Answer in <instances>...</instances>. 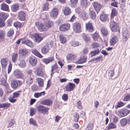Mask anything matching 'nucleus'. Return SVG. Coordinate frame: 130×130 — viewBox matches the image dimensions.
Segmentation results:
<instances>
[{
    "mask_svg": "<svg viewBox=\"0 0 130 130\" xmlns=\"http://www.w3.org/2000/svg\"><path fill=\"white\" fill-rule=\"evenodd\" d=\"M8 15V14L7 13H0V28L5 26V23L4 22L7 19Z\"/></svg>",
    "mask_w": 130,
    "mask_h": 130,
    "instance_id": "obj_1",
    "label": "nucleus"
},
{
    "mask_svg": "<svg viewBox=\"0 0 130 130\" xmlns=\"http://www.w3.org/2000/svg\"><path fill=\"white\" fill-rule=\"evenodd\" d=\"M110 26L111 30L112 32L118 31V32H119V24L118 23L112 21L111 22Z\"/></svg>",
    "mask_w": 130,
    "mask_h": 130,
    "instance_id": "obj_2",
    "label": "nucleus"
},
{
    "mask_svg": "<svg viewBox=\"0 0 130 130\" xmlns=\"http://www.w3.org/2000/svg\"><path fill=\"white\" fill-rule=\"evenodd\" d=\"M118 112L119 116L121 118L125 117L130 112V110L127 108H124L119 110Z\"/></svg>",
    "mask_w": 130,
    "mask_h": 130,
    "instance_id": "obj_3",
    "label": "nucleus"
},
{
    "mask_svg": "<svg viewBox=\"0 0 130 130\" xmlns=\"http://www.w3.org/2000/svg\"><path fill=\"white\" fill-rule=\"evenodd\" d=\"M22 84V82L20 80H14L11 81V86L13 89H15L18 87H20Z\"/></svg>",
    "mask_w": 130,
    "mask_h": 130,
    "instance_id": "obj_4",
    "label": "nucleus"
},
{
    "mask_svg": "<svg viewBox=\"0 0 130 130\" xmlns=\"http://www.w3.org/2000/svg\"><path fill=\"white\" fill-rule=\"evenodd\" d=\"M52 45L50 44H47L46 45H45L41 48V51L43 54H46L48 52L51 48L52 47Z\"/></svg>",
    "mask_w": 130,
    "mask_h": 130,
    "instance_id": "obj_5",
    "label": "nucleus"
},
{
    "mask_svg": "<svg viewBox=\"0 0 130 130\" xmlns=\"http://www.w3.org/2000/svg\"><path fill=\"white\" fill-rule=\"evenodd\" d=\"M73 29L74 31L76 33H79L81 31V26L78 23H74L73 26Z\"/></svg>",
    "mask_w": 130,
    "mask_h": 130,
    "instance_id": "obj_6",
    "label": "nucleus"
},
{
    "mask_svg": "<svg viewBox=\"0 0 130 130\" xmlns=\"http://www.w3.org/2000/svg\"><path fill=\"white\" fill-rule=\"evenodd\" d=\"M36 26L38 29L41 32L45 31L47 30L44 23H39L36 24Z\"/></svg>",
    "mask_w": 130,
    "mask_h": 130,
    "instance_id": "obj_7",
    "label": "nucleus"
},
{
    "mask_svg": "<svg viewBox=\"0 0 130 130\" xmlns=\"http://www.w3.org/2000/svg\"><path fill=\"white\" fill-rule=\"evenodd\" d=\"M13 74L14 76L17 78H22L23 77V74L21 71L18 69L14 70Z\"/></svg>",
    "mask_w": 130,
    "mask_h": 130,
    "instance_id": "obj_8",
    "label": "nucleus"
},
{
    "mask_svg": "<svg viewBox=\"0 0 130 130\" xmlns=\"http://www.w3.org/2000/svg\"><path fill=\"white\" fill-rule=\"evenodd\" d=\"M49 109V108L48 107L40 105H38L37 107L38 110L41 113H45L47 112Z\"/></svg>",
    "mask_w": 130,
    "mask_h": 130,
    "instance_id": "obj_9",
    "label": "nucleus"
},
{
    "mask_svg": "<svg viewBox=\"0 0 130 130\" xmlns=\"http://www.w3.org/2000/svg\"><path fill=\"white\" fill-rule=\"evenodd\" d=\"M70 27L69 24H64L60 26L59 29L60 31H64L68 30Z\"/></svg>",
    "mask_w": 130,
    "mask_h": 130,
    "instance_id": "obj_10",
    "label": "nucleus"
},
{
    "mask_svg": "<svg viewBox=\"0 0 130 130\" xmlns=\"http://www.w3.org/2000/svg\"><path fill=\"white\" fill-rule=\"evenodd\" d=\"M58 14L57 9L54 8L52 9L50 13V15L51 17L53 19L56 18Z\"/></svg>",
    "mask_w": 130,
    "mask_h": 130,
    "instance_id": "obj_11",
    "label": "nucleus"
},
{
    "mask_svg": "<svg viewBox=\"0 0 130 130\" xmlns=\"http://www.w3.org/2000/svg\"><path fill=\"white\" fill-rule=\"evenodd\" d=\"M76 56L71 54H68L66 56V59L67 61L70 62L74 60Z\"/></svg>",
    "mask_w": 130,
    "mask_h": 130,
    "instance_id": "obj_12",
    "label": "nucleus"
},
{
    "mask_svg": "<svg viewBox=\"0 0 130 130\" xmlns=\"http://www.w3.org/2000/svg\"><path fill=\"white\" fill-rule=\"evenodd\" d=\"M54 60V58L53 56H51L42 59L43 62L46 64L50 63Z\"/></svg>",
    "mask_w": 130,
    "mask_h": 130,
    "instance_id": "obj_13",
    "label": "nucleus"
},
{
    "mask_svg": "<svg viewBox=\"0 0 130 130\" xmlns=\"http://www.w3.org/2000/svg\"><path fill=\"white\" fill-rule=\"evenodd\" d=\"M26 16V13L23 11H20L18 13V17L22 21L25 20Z\"/></svg>",
    "mask_w": 130,
    "mask_h": 130,
    "instance_id": "obj_14",
    "label": "nucleus"
},
{
    "mask_svg": "<svg viewBox=\"0 0 130 130\" xmlns=\"http://www.w3.org/2000/svg\"><path fill=\"white\" fill-rule=\"evenodd\" d=\"M75 85L74 84L69 82L68 85L66 87V91H70L72 90L74 88Z\"/></svg>",
    "mask_w": 130,
    "mask_h": 130,
    "instance_id": "obj_15",
    "label": "nucleus"
},
{
    "mask_svg": "<svg viewBox=\"0 0 130 130\" xmlns=\"http://www.w3.org/2000/svg\"><path fill=\"white\" fill-rule=\"evenodd\" d=\"M86 28L87 30L90 32H92L94 30L92 24L89 22L86 24Z\"/></svg>",
    "mask_w": 130,
    "mask_h": 130,
    "instance_id": "obj_16",
    "label": "nucleus"
},
{
    "mask_svg": "<svg viewBox=\"0 0 130 130\" xmlns=\"http://www.w3.org/2000/svg\"><path fill=\"white\" fill-rule=\"evenodd\" d=\"M8 59L7 58H4L2 59L1 62L2 68H5L8 64Z\"/></svg>",
    "mask_w": 130,
    "mask_h": 130,
    "instance_id": "obj_17",
    "label": "nucleus"
},
{
    "mask_svg": "<svg viewBox=\"0 0 130 130\" xmlns=\"http://www.w3.org/2000/svg\"><path fill=\"white\" fill-rule=\"evenodd\" d=\"M47 30L48 28L52 27L53 25V22L51 21L47 20L46 21L44 22Z\"/></svg>",
    "mask_w": 130,
    "mask_h": 130,
    "instance_id": "obj_18",
    "label": "nucleus"
},
{
    "mask_svg": "<svg viewBox=\"0 0 130 130\" xmlns=\"http://www.w3.org/2000/svg\"><path fill=\"white\" fill-rule=\"evenodd\" d=\"M52 103V101L50 99H45L42 100L41 102L42 104L48 106H50Z\"/></svg>",
    "mask_w": 130,
    "mask_h": 130,
    "instance_id": "obj_19",
    "label": "nucleus"
},
{
    "mask_svg": "<svg viewBox=\"0 0 130 130\" xmlns=\"http://www.w3.org/2000/svg\"><path fill=\"white\" fill-rule=\"evenodd\" d=\"M19 61L18 63V65L19 67L22 68L25 67L26 66V63L23 59H22L20 57L19 58Z\"/></svg>",
    "mask_w": 130,
    "mask_h": 130,
    "instance_id": "obj_20",
    "label": "nucleus"
},
{
    "mask_svg": "<svg viewBox=\"0 0 130 130\" xmlns=\"http://www.w3.org/2000/svg\"><path fill=\"white\" fill-rule=\"evenodd\" d=\"M87 58L86 56L85 55L81 56L77 61V63L78 64L83 63L86 61Z\"/></svg>",
    "mask_w": 130,
    "mask_h": 130,
    "instance_id": "obj_21",
    "label": "nucleus"
},
{
    "mask_svg": "<svg viewBox=\"0 0 130 130\" xmlns=\"http://www.w3.org/2000/svg\"><path fill=\"white\" fill-rule=\"evenodd\" d=\"M93 5L95 10L98 13L101 8V5L98 2H95L94 3Z\"/></svg>",
    "mask_w": 130,
    "mask_h": 130,
    "instance_id": "obj_22",
    "label": "nucleus"
},
{
    "mask_svg": "<svg viewBox=\"0 0 130 130\" xmlns=\"http://www.w3.org/2000/svg\"><path fill=\"white\" fill-rule=\"evenodd\" d=\"M22 43L26 44V45L32 47H33L32 42L29 40H23L22 42Z\"/></svg>",
    "mask_w": 130,
    "mask_h": 130,
    "instance_id": "obj_23",
    "label": "nucleus"
},
{
    "mask_svg": "<svg viewBox=\"0 0 130 130\" xmlns=\"http://www.w3.org/2000/svg\"><path fill=\"white\" fill-rule=\"evenodd\" d=\"M80 3L81 6L83 8H86L88 5L89 2L87 0H80Z\"/></svg>",
    "mask_w": 130,
    "mask_h": 130,
    "instance_id": "obj_24",
    "label": "nucleus"
},
{
    "mask_svg": "<svg viewBox=\"0 0 130 130\" xmlns=\"http://www.w3.org/2000/svg\"><path fill=\"white\" fill-rule=\"evenodd\" d=\"M29 61L30 64L33 66H35L37 64V60L34 57H31L29 59Z\"/></svg>",
    "mask_w": 130,
    "mask_h": 130,
    "instance_id": "obj_25",
    "label": "nucleus"
},
{
    "mask_svg": "<svg viewBox=\"0 0 130 130\" xmlns=\"http://www.w3.org/2000/svg\"><path fill=\"white\" fill-rule=\"evenodd\" d=\"M123 40L124 42H125L128 38L129 34L126 30L123 32Z\"/></svg>",
    "mask_w": 130,
    "mask_h": 130,
    "instance_id": "obj_26",
    "label": "nucleus"
},
{
    "mask_svg": "<svg viewBox=\"0 0 130 130\" xmlns=\"http://www.w3.org/2000/svg\"><path fill=\"white\" fill-rule=\"evenodd\" d=\"M32 52L36 56L40 58H42L43 56L36 49L34 48L32 50Z\"/></svg>",
    "mask_w": 130,
    "mask_h": 130,
    "instance_id": "obj_27",
    "label": "nucleus"
},
{
    "mask_svg": "<svg viewBox=\"0 0 130 130\" xmlns=\"http://www.w3.org/2000/svg\"><path fill=\"white\" fill-rule=\"evenodd\" d=\"M118 41V38L116 36L112 38L110 41V44L112 45H114Z\"/></svg>",
    "mask_w": 130,
    "mask_h": 130,
    "instance_id": "obj_28",
    "label": "nucleus"
},
{
    "mask_svg": "<svg viewBox=\"0 0 130 130\" xmlns=\"http://www.w3.org/2000/svg\"><path fill=\"white\" fill-rule=\"evenodd\" d=\"M65 15H67L71 13V10L68 7H65L62 10Z\"/></svg>",
    "mask_w": 130,
    "mask_h": 130,
    "instance_id": "obj_29",
    "label": "nucleus"
},
{
    "mask_svg": "<svg viewBox=\"0 0 130 130\" xmlns=\"http://www.w3.org/2000/svg\"><path fill=\"white\" fill-rule=\"evenodd\" d=\"M19 53L20 55L25 56L27 54L28 51L25 49H21L19 50Z\"/></svg>",
    "mask_w": 130,
    "mask_h": 130,
    "instance_id": "obj_30",
    "label": "nucleus"
},
{
    "mask_svg": "<svg viewBox=\"0 0 130 130\" xmlns=\"http://www.w3.org/2000/svg\"><path fill=\"white\" fill-rule=\"evenodd\" d=\"M89 14L90 18L93 19H94L96 17V14L94 11L90 10Z\"/></svg>",
    "mask_w": 130,
    "mask_h": 130,
    "instance_id": "obj_31",
    "label": "nucleus"
},
{
    "mask_svg": "<svg viewBox=\"0 0 130 130\" xmlns=\"http://www.w3.org/2000/svg\"><path fill=\"white\" fill-rule=\"evenodd\" d=\"M107 17L106 15L103 13L100 15V19L103 22H105L107 19Z\"/></svg>",
    "mask_w": 130,
    "mask_h": 130,
    "instance_id": "obj_32",
    "label": "nucleus"
},
{
    "mask_svg": "<svg viewBox=\"0 0 130 130\" xmlns=\"http://www.w3.org/2000/svg\"><path fill=\"white\" fill-rule=\"evenodd\" d=\"M1 9L3 10L8 11L9 10L8 6L6 4L3 3L1 4Z\"/></svg>",
    "mask_w": 130,
    "mask_h": 130,
    "instance_id": "obj_33",
    "label": "nucleus"
},
{
    "mask_svg": "<svg viewBox=\"0 0 130 130\" xmlns=\"http://www.w3.org/2000/svg\"><path fill=\"white\" fill-rule=\"evenodd\" d=\"M100 52L99 49L98 48L94 50L91 52L90 53L91 56L92 57L99 54Z\"/></svg>",
    "mask_w": 130,
    "mask_h": 130,
    "instance_id": "obj_34",
    "label": "nucleus"
},
{
    "mask_svg": "<svg viewBox=\"0 0 130 130\" xmlns=\"http://www.w3.org/2000/svg\"><path fill=\"white\" fill-rule=\"evenodd\" d=\"M59 38L60 42L62 43H64L66 42L67 39L62 34L59 35Z\"/></svg>",
    "mask_w": 130,
    "mask_h": 130,
    "instance_id": "obj_35",
    "label": "nucleus"
},
{
    "mask_svg": "<svg viewBox=\"0 0 130 130\" xmlns=\"http://www.w3.org/2000/svg\"><path fill=\"white\" fill-rule=\"evenodd\" d=\"M37 75L40 76H42L43 72L42 68L41 67H40L37 68Z\"/></svg>",
    "mask_w": 130,
    "mask_h": 130,
    "instance_id": "obj_36",
    "label": "nucleus"
},
{
    "mask_svg": "<svg viewBox=\"0 0 130 130\" xmlns=\"http://www.w3.org/2000/svg\"><path fill=\"white\" fill-rule=\"evenodd\" d=\"M34 37L36 42H40L42 40V38L40 37L39 35L38 34H34Z\"/></svg>",
    "mask_w": 130,
    "mask_h": 130,
    "instance_id": "obj_37",
    "label": "nucleus"
},
{
    "mask_svg": "<svg viewBox=\"0 0 130 130\" xmlns=\"http://www.w3.org/2000/svg\"><path fill=\"white\" fill-rule=\"evenodd\" d=\"M19 7L18 4L14 5L11 6V9L12 11L15 12L18 9Z\"/></svg>",
    "mask_w": 130,
    "mask_h": 130,
    "instance_id": "obj_38",
    "label": "nucleus"
},
{
    "mask_svg": "<svg viewBox=\"0 0 130 130\" xmlns=\"http://www.w3.org/2000/svg\"><path fill=\"white\" fill-rule=\"evenodd\" d=\"M33 76V75H32V76H29L26 81L27 84L28 85H30L33 82V78H34Z\"/></svg>",
    "mask_w": 130,
    "mask_h": 130,
    "instance_id": "obj_39",
    "label": "nucleus"
},
{
    "mask_svg": "<svg viewBox=\"0 0 130 130\" xmlns=\"http://www.w3.org/2000/svg\"><path fill=\"white\" fill-rule=\"evenodd\" d=\"M94 125L92 123H89L87 125L85 130H92L93 128Z\"/></svg>",
    "mask_w": 130,
    "mask_h": 130,
    "instance_id": "obj_40",
    "label": "nucleus"
},
{
    "mask_svg": "<svg viewBox=\"0 0 130 130\" xmlns=\"http://www.w3.org/2000/svg\"><path fill=\"white\" fill-rule=\"evenodd\" d=\"M5 32L3 30H0V41H1L4 39L5 37Z\"/></svg>",
    "mask_w": 130,
    "mask_h": 130,
    "instance_id": "obj_41",
    "label": "nucleus"
},
{
    "mask_svg": "<svg viewBox=\"0 0 130 130\" xmlns=\"http://www.w3.org/2000/svg\"><path fill=\"white\" fill-rule=\"evenodd\" d=\"M45 91H43L40 93L37 92L35 93L34 94V95L35 97L38 98L40 96L43 95H44L45 94Z\"/></svg>",
    "mask_w": 130,
    "mask_h": 130,
    "instance_id": "obj_42",
    "label": "nucleus"
},
{
    "mask_svg": "<svg viewBox=\"0 0 130 130\" xmlns=\"http://www.w3.org/2000/svg\"><path fill=\"white\" fill-rule=\"evenodd\" d=\"M58 68V66L57 64L56 63H55L54 65L52 66V73L51 74V75L53 74L54 73L53 72L54 71L57 70V69Z\"/></svg>",
    "mask_w": 130,
    "mask_h": 130,
    "instance_id": "obj_43",
    "label": "nucleus"
},
{
    "mask_svg": "<svg viewBox=\"0 0 130 130\" xmlns=\"http://www.w3.org/2000/svg\"><path fill=\"white\" fill-rule=\"evenodd\" d=\"M70 1L72 7L74 8L76 7L77 3L78 2V0H70Z\"/></svg>",
    "mask_w": 130,
    "mask_h": 130,
    "instance_id": "obj_44",
    "label": "nucleus"
},
{
    "mask_svg": "<svg viewBox=\"0 0 130 130\" xmlns=\"http://www.w3.org/2000/svg\"><path fill=\"white\" fill-rule=\"evenodd\" d=\"M15 122V121L13 119L9 120L8 122V124L7 125V127H9L12 126L14 124Z\"/></svg>",
    "mask_w": 130,
    "mask_h": 130,
    "instance_id": "obj_45",
    "label": "nucleus"
},
{
    "mask_svg": "<svg viewBox=\"0 0 130 130\" xmlns=\"http://www.w3.org/2000/svg\"><path fill=\"white\" fill-rule=\"evenodd\" d=\"M29 123L30 125H32L34 126H37V123L36 121L33 118L29 119Z\"/></svg>",
    "mask_w": 130,
    "mask_h": 130,
    "instance_id": "obj_46",
    "label": "nucleus"
},
{
    "mask_svg": "<svg viewBox=\"0 0 130 130\" xmlns=\"http://www.w3.org/2000/svg\"><path fill=\"white\" fill-rule=\"evenodd\" d=\"M10 104L8 103H4L0 104V107L1 108H6L9 107Z\"/></svg>",
    "mask_w": 130,
    "mask_h": 130,
    "instance_id": "obj_47",
    "label": "nucleus"
},
{
    "mask_svg": "<svg viewBox=\"0 0 130 130\" xmlns=\"http://www.w3.org/2000/svg\"><path fill=\"white\" fill-rule=\"evenodd\" d=\"M71 45H72L73 46H76L80 44V43H79V42L74 40H73L70 43Z\"/></svg>",
    "mask_w": 130,
    "mask_h": 130,
    "instance_id": "obj_48",
    "label": "nucleus"
},
{
    "mask_svg": "<svg viewBox=\"0 0 130 130\" xmlns=\"http://www.w3.org/2000/svg\"><path fill=\"white\" fill-rule=\"evenodd\" d=\"M14 33L13 29H10L8 31L7 35L8 37H10L13 35Z\"/></svg>",
    "mask_w": 130,
    "mask_h": 130,
    "instance_id": "obj_49",
    "label": "nucleus"
},
{
    "mask_svg": "<svg viewBox=\"0 0 130 130\" xmlns=\"http://www.w3.org/2000/svg\"><path fill=\"white\" fill-rule=\"evenodd\" d=\"M120 123L122 126H125L127 123L126 119L125 118L121 119L120 121Z\"/></svg>",
    "mask_w": 130,
    "mask_h": 130,
    "instance_id": "obj_50",
    "label": "nucleus"
},
{
    "mask_svg": "<svg viewBox=\"0 0 130 130\" xmlns=\"http://www.w3.org/2000/svg\"><path fill=\"white\" fill-rule=\"evenodd\" d=\"M116 128V125L113 123L111 122L108 125V129H113Z\"/></svg>",
    "mask_w": 130,
    "mask_h": 130,
    "instance_id": "obj_51",
    "label": "nucleus"
},
{
    "mask_svg": "<svg viewBox=\"0 0 130 130\" xmlns=\"http://www.w3.org/2000/svg\"><path fill=\"white\" fill-rule=\"evenodd\" d=\"M117 13V11L115 9V8H114L112 10L111 17L113 18L116 15Z\"/></svg>",
    "mask_w": 130,
    "mask_h": 130,
    "instance_id": "obj_52",
    "label": "nucleus"
},
{
    "mask_svg": "<svg viewBox=\"0 0 130 130\" xmlns=\"http://www.w3.org/2000/svg\"><path fill=\"white\" fill-rule=\"evenodd\" d=\"M82 17L84 20H86L88 18V15L87 13L85 11L83 12L82 14Z\"/></svg>",
    "mask_w": 130,
    "mask_h": 130,
    "instance_id": "obj_53",
    "label": "nucleus"
},
{
    "mask_svg": "<svg viewBox=\"0 0 130 130\" xmlns=\"http://www.w3.org/2000/svg\"><path fill=\"white\" fill-rule=\"evenodd\" d=\"M101 31L102 33L104 35H106L108 34V31L107 29L105 28H101Z\"/></svg>",
    "mask_w": 130,
    "mask_h": 130,
    "instance_id": "obj_54",
    "label": "nucleus"
},
{
    "mask_svg": "<svg viewBox=\"0 0 130 130\" xmlns=\"http://www.w3.org/2000/svg\"><path fill=\"white\" fill-rule=\"evenodd\" d=\"M74 121L75 122L78 121V119L79 118V116L78 113H76L74 115Z\"/></svg>",
    "mask_w": 130,
    "mask_h": 130,
    "instance_id": "obj_55",
    "label": "nucleus"
},
{
    "mask_svg": "<svg viewBox=\"0 0 130 130\" xmlns=\"http://www.w3.org/2000/svg\"><path fill=\"white\" fill-rule=\"evenodd\" d=\"M93 39L95 41H97L99 37V35L97 33L95 32L92 35Z\"/></svg>",
    "mask_w": 130,
    "mask_h": 130,
    "instance_id": "obj_56",
    "label": "nucleus"
},
{
    "mask_svg": "<svg viewBox=\"0 0 130 130\" xmlns=\"http://www.w3.org/2000/svg\"><path fill=\"white\" fill-rule=\"evenodd\" d=\"M83 36L86 41L87 42L89 41L90 39V38L88 35L85 34L83 33Z\"/></svg>",
    "mask_w": 130,
    "mask_h": 130,
    "instance_id": "obj_57",
    "label": "nucleus"
},
{
    "mask_svg": "<svg viewBox=\"0 0 130 130\" xmlns=\"http://www.w3.org/2000/svg\"><path fill=\"white\" fill-rule=\"evenodd\" d=\"M21 91H19L13 93V97L16 98L19 97L20 96V94L19 92H21Z\"/></svg>",
    "mask_w": 130,
    "mask_h": 130,
    "instance_id": "obj_58",
    "label": "nucleus"
},
{
    "mask_svg": "<svg viewBox=\"0 0 130 130\" xmlns=\"http://www.w3.org/2000/svg\"><path fill=\"white\" fill-rule=\"evenodd\" d=\"M36 112V110L34 108H32L30 109V115L31 116H32L35 114Z\"/></svg>",
    "mask_w": 130,
    "mask_h": 130,
    "instance_id": "obj_59",
    "label": "nucleus"
},
{
    "mask_svg": "<svg viewBox=\"0 0 130 130\" xmlns=\"http://www.w3.org/2000/svg\"><path fill=\"white\" fill-rule=\"evenodd\" d=\"M38 84L40 87L42 86L43 85V82L42 79L39 78L38 79Z\"/></svg>",
    "mask_w": 130,
    "mask_h": 130,
    "instance_id": "obj_60",
    "label": "nucleus"
},
{
    "mask_svg": "<svg viewBox=\"0 0 130 130\" xmlns=\"http://www.w3.org/2000/svg\"><path fill=\"white\" fill-rule=\"evenodd\" d=\"M22 25V24L20 22H17L14 23V26L16 27L20 28Z\"/></svg>",
    "mask_w": 130,
    "mask_h": 130,
    "instance_id": "obj_61",
    "label": "nucleus"
},
{
    "mask_svg": "<svg viewBox=\"0 0 130 130\" xmlns=\"http://www.w3.org/2000/svg\"><path fill=\"white\" fill-rule=\"evenodd\" d=\"M14 98H15L13 97V96H10L9 98V100L10 102L14 103L17 100L16 99H14Z\"/></svg>",
    "mask_w": 130,
    "mask_h": 130,
    "instance_id": "obj_62",
    "label": "nucleus"
},
{
    "mask_svg": "<svg viewBox=\"0 0 130 130\" xmlns=\"http://www.w3.org/2000/svg\"><path fill=\"white\" fill-rule=\"evenodd\" d=\"M92 46L94 48H96L99 46V45L98 43L95 42L92 44Z\"/></svg>",
    "mask_w": 130,
    "mask_h": 130,
    "instance_id": "obj_63",
    "label": "nucleus"
},
{
    "mask_svg": "<svg viewBox=\"0 0 130 130\" xmlns=\"http://www.w3.org/2000/svg\"><path fill=\"white\" fill-rule=\"evenodd\" d=\"M130 99V94L126 95L124 98L123 100L124 101H128Z\"/></svg>",
    "mask_w": 130,
    "mask_h": 130,
    "instance_id": "obj_64",
    "label": "nucleus"
}]
</instances>
